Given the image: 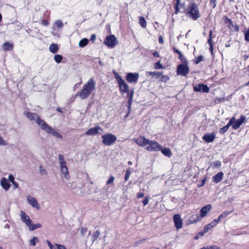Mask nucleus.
<instances>
[{
  "mask_svg": "<svg viewBox=\"0 0 249 249\" xmlns=\"http://www.w3.org/2000/svg\"><path fill=\"white\" fill-rule=\"evenodd\" d=\"M207 249H218V248L216 246H210L207 248Z\"/></svg>",
  "mask_w": 249,
  "mask_h": 249,
  "instance_id": "nucleus-61",
  "label": "nucleus"
},
{
  "mask_svg": "<svg viewBox=\"0 0 249 249\" xmlns=\"http://www.w3.org/2000/svg\"><path fill=\"white\" fill-rule=\"evenodd\" d=\"M160 78H161V81L164 82L167 81L169 79V77L167 76L163 75L162 74Z\"/></svg>",
  "mask_w": 249,
  "mask_h": 249,
  "instance_id": "nucleus-49",
  "label": "nucleus"
},
{
  "mask_svg": "<svg viewBox=\"0 0 249 249\" xmlns=\"http://www.w3.org/2000/svg\"><path fill=\"white\" fill-rule=\"evenodd\" d=\"M118 85L119 86L120 91L122 93H129V88L127 84L122 78H119Z\"/></svg>",
  "mask_w": 249,
  "mask_h": 249,
  "instance_id": "nucleus-10",
  "label": "nucleus"
},
{
  "mask_svg": "<svg viewBox=\"0 0 249 249\" xmlns=\"http://www.w3.org/2000/svg\"><path fill=\"white\" fill-rule=\"evenodd\" d=\"M41 23H42V24L43 25L45 26H46L49 25V22L46 20H41Z\"/></svg>",
  "mask_w": 249,
  "mask_h": 249,
  "instance_id": "nucleus-57",
  "label": "nucleus"
},
{
  "mask_svg": "<svg viewBox=\"0 0 249 249\" xmlns=\"http://www.w3.org/2000/svg\"><path fill=\"white\" fill-rule=\"evenodd\" d=\"M147 73H148L149 75L155 76L156 78H159L160 77V76L161 75V72H155V71H148L147 72Z\"/></svg>",
  "mask_w": 249,
  "mask_h": 249,
  "instance_id": "nucleus-31",
  "label": "nucleus"
},
{
  "mask_svg": "<svg viewBox=\"0 0 249 249\" xmlns=\"http://www.w3.org/2000/svg\"><path fill=\"white\" fill-rule=\"evenodd\" d=\"M96 82L93 78H90L83 86L82 90L78 94L82 100L87 98L95 89Z\"/></svg>",
  "mask_w": 249,
  "mask_h": 249,
  "instance_id": "nucleus-3",
  "label": "nucleus"
},
{
  "mask_svg": "<svg viewBox=\"0 0 249 249\" xmlns=\"http://www.w3.org/2000/svg\"><path fill=\"white\" fill-rule=\"evenodd\" d=\"M231 125H233V123L230 120L229 121L228 123L226 125V126H228V128H229V127Z\"/></svg>",
  "mask_w": 249,
  "mask_h": 249,
  "instance_id": "nucleus-62",
  "label": "nucleus"
},
{
  "mask_svg": "<svg viewBox=\"0 0 249 249\" xmlns=\"http://www.w3.org/2000/svg\"><path fill=\"white\" fill-rule=\"evenodd\" d=\"M212 37H213V31H210L209 32V38L208 39V43L210 45V50L213 52V43H212Z\"/></svg>",
  "mask_w": 249,
  "mask_h": 249,
  "instance_id": "nucleus-25",
  "label": "nucleus"
},
{
  "mask_svg": "<svg viewBox=\"0 0 249 249\" xmlns=\"http://www.w3.org/2000/svg\"><path fill=\"white\" fill-rule=\"evenodd\" d=\"M218 224L215 219H214L209 224L206 225L204 227V232H207L211 229L215 227Z\"/></svg>",
  "mask_w": 249,
  "mask_h": 249,
  "instance_id": "nucleus-21",
  "label": "nucleus"
},
{
  "mask_svg": "<svg viewBox=\"0 0 249 249\" xmlns=\"http://www.w3.org/2000/svg\"><path fill=\"white\" fill-rule=\"evenodd\" d=\"M114 75L117 82H118V80L119 78H122L117 72H114Z\"/></svg>",
  "mask_w": 249,
  "mask_h": 249,
  "instance_id": "nucleus-59",
  "label": "nucleus"
},
{
  "mask_svg": "<svg viewBox=\"0 0 249 249\" xmlns=\"http://www.w3.org/2000/svg\"><path fill=\"white\" fill-rule=\"evenodd\" d=\"M0 184L2 188L5 191L8 190L11 186V185L9 182L8 179L4 177L1 178Z\"/></svg>",
  "mask_w": 249,
  "mask_h": 249,
  "instance_id": "nucleus-19",
  "label": "nucleus"
},
{
  "mask_svg": "<svg viewBox=\"0 0 249 249\" xmlns=\"http://www.w3.org/2000/svg\"><path fill=\"white\" fill-rule=\"evenodd\" d=\"M215 138L214 133H207L202 137V139L205 142L210 143L213 142Z\"/></svg>",
  "mask_w": 249,
  "mask_h": 249,
  "instance_id": "nucleus-18",
  "label": "nucleus"
},
{
  "mask_svg": "<svg viewBox=\"0 0 249 249\" xmlns=\"http://www.w3.org/2000/svg\"><path fill=\"white\" fill-rule=\"evenodd\" d=\"M87 231V229L85 228H82L81 229L80 232L83 235H84Z\"/></svg>",
  "mask_w": 249,
  "mask_h": 249,
  "instance_id": "nucleus-54",
  "label": "nucleus"
},
{
  "mask_svg": "<svg viewBox=\"0 0 249 249\" xmlns=\"http://www.w3.org/2000/svg\"><path fill=\"white\" fill-rule=\"evenodd\" d=\"M155 68L157 70L163 69V67L160 63V61H159L155 64Z\"/></svg>",
  "mask_w": 249,
  "mask_h": 249,
  "instance_id": "nucleus-37",
  "label": "nucleus"
},
{
  "mask_svg": "<svg viewBox=\"0 0 249 249\" xmlns=\"http://www.w3.org/2000/svg\"><path fill=\"white\" fill-rule=\"evenodd\" d=\"M179 58L180 59V60L183 62L184 63H186V64H187V59L185 58V57H184V56L182 54H181V55L179 56Z\"/></svg>",
  "mask_w": 249,
  "mask_h": 249,
  "instance_id": "nucleus-48",
  "label": "nucleus"
},
{
  "mask_svg": "<svg viewBox=\"0 0 249 249\" xmlns=\"http://www.w3.org/2000/svg\"><path fill=\"white\" fill-rule=\"evenodd\" d=\"M149 202V198L148 196L145 197L142 201V204L143 206H145L148 204Z\"/></svg>",
  "mask_w": 249,
  "mask_h": 249,
  "instance_id": "nucleus-50",
  "label": "nucleus"
},
{
  "mask_svg": "<svg viewBox=\"0 0 249 249\" xmlns=\"http://www.w3.org/2000/svg\"><path fill=\"white\" fill-rule=\"evenodd\" d=\"M176 0V3L175 5V13L176 14H177L179 12V5L181 4H180V0Z\"/></svg>",
  "mask_w": 249,
  "mask_h": 249,
  "instance_id": "nucleus-32",
  "label": "nucleus"
},
{
  "mask_svg": "<svg viewBox=\"0 0 249 249\" xmlns=\"http://www.w3.org/2000/svg\"><path fill=\"white\" fill-rule=\"evenodd\" d=\"M58 160L60 164L61 172L63 174L64 178L65 179L68 180L70 178L68 169L67 166L66 162L64 160V156L62 154H59Z\"/></svg>",
  "mask_w": 249,
  "mask_h": 249,
  "instance_id": "nucleus-6",
  "label": "nucleus"
},
{
  "mask_svg": "<svg viewBox=\"0 0 249 249\" xmlns=\"http://www.w3.org/2000/svg\"><path fill=\"white\" fill-rule=\"evenodd\" d=\"M223 173L220 172L216 174L215 176L213 177V180L216 183H217L221 181L223 178Z\"/></svg>",
  "mask_w": 249,
  "mask_h": 249,
  "instance_id": "nucleus-20",
  "label": "nucleus"
},
{
  "mask_svg": "<svg viewBox=\"0 0 249 249\" xmlns=\"http://www.w3.org/2000/svg\"><path fill=\"white\" fill-rule=\"evenodd\" d=\"M54 26L58 28H62L63 26V23L60 20H57L55 21Z\"/></svg>",
  "mask_w": 249,
  "mask_h": 249,
  "instance_id": "nucleus-34",
  "label": "nucleus"
},
{
  "mask_svg": "<svg viewBox=\"0 0 249 249\" xmlns=\"http://www.w3.org/2000/svg\"><path fill=\"white\" fill-rule=\"evenodd\" d=\"M210 4L212 6L213 8H214L216 6V0H210Z\"/></svg>",
  "mask_w": 249,
  "mask_h": 249,
  "instance_id": "nucleus-53",
  "label": "nucleus"
},
{
  "mask_svg": "<svg viewBox=\"0 0 249 249\" xmlns=\"http://www.w3.org/2000/svg\"><path fill=\"white\" fill-rule=\"evenodd\" d=\"M103 143L104 145L110 146L113 144L116 141L117 137L111 133H107L102 136Z\"/></svg>",
  "mask_w": 249,
  "mask_h": 249,
  "instance_id": "nucleus-7",
  "label": "nucleus"
},
{
  "mask_svg": "<svg viewBox=\"0 0 249 249\" xmlns=\"http://www.w3.org/2000/svg\"><path fill=\"white\" fill-rule=\"evenodd\" d=\"M24 114L30 120L35 121L43 130L48 133L52 134L53 136L58 138L61 139L62 138L60 134L56 132L52 127L49 126L44 121L40 119L37 114L25 112Z\"/></svg>",
  "mask_w": 249,
  "mask_h": 249,
  "instance_id": "nucleus-1",
  "label": "nucleus"
},
{
  "mask_svg": "<svg viewBox=\"0 0 249 249\" xmlns=\"http://www.w3.org/2000/svg\"><path fill=\"white\" fill-rule=\"evenodd\" d=\"M228 126H226V125L224 126V127L221 128L219 130V132L220 133L222 134H224L227 131V130H228Z\"/></svg>",
  "mask_w": 249,
  "mask_h": 249,
  "instance_id": "nucleus-45",
  "label": "nucleus"
},
{
  "mask_svg": "<svg viewBox=\"0 0 249 249\" xmlns=\"http://www.w3.org/2000/svg\"><path fill=\"white\" fill-rule=\"evenodd\" d=\"M202 60H203V56L202 55H199L196 58L195 63L196 64H197L199 63H200V62H201Z\"/></svg>",
  "mask_w": 249,
  "mask_h": 249,
  "instance_id": "nucleus-47",
  "label": "nucleus"
},
{
  "mask_svg": "<svg viewBox=\"0 0 249 249\" xmlns=\"http://www.w3.org/2000/svg\"><path fill=\"white\" fill-rule=\"evenodd\" d=\"M114 178L113 176H110L109 179L107 181V184H110L114 182Z\"/></svg>",
  "mask_w": 249,
  "mask_h": 249,
  "instance_id": "nucleus-46",
  "label": "nucleus"
},
{
  "mask_svg": "<svg viewBox=\"0 0 249 249\" xmlns=\"http://www.w3.org/2000/svg\"><path fill=\"white\" fill-rule=\"evenodd\" d=\"M13 24L15 25L18 30H20L22 27V24L17 21H15Z\"/></svg>",
  "mask_w": 249,
  "mask_h": 249,
  "instance_id": "nucleus-36",
  "label": "nucleus"
},
{
  "mask_svg": "<svg viewBox=\"0 0 249 249\" xmlns=\"http://www.w3.org/2000/svg\"><path fill=\"white\" fill-rule=\"evenodd\" d=\"M14 186L15 189H17L18 188V184L17 182L14 181L12 183Z\"/></svg>",
  "mask_w": 249,
  "mask_h": 249,
  "instance_id": "nucleus-60",
  "label": "nucleus"
},
{
  "mask_svg": "<svg viewBox=\"0 0 249 249\" xmlns=\"http://www.w3.org/2000/svg\"><path fill=\"white\" fill-rule=\"evenodd\" d=\"M224 22L225 23L228 24V26H230V25L233 26L231 20L227 17H226L225 18Z\"/></svg>",
  "mask_w": 249,
  "mask_h": 249,
  "instance_id": "nucleus-43",
  "label": "nucleus"
},
{
  "mask_svg": "<svg viewBox=\"0 0 249 249\" xmlns=\"http://www.w3.org/2000/svg\"><path fill=\"white\" fill-rule=\"evenodd\" d=\"M20 217L21 220L27 226L29 227L31 222L32 220L30 218L29 216L26 214L23 211L20 212Z\"/></svg>",
  "mask_w": 249,
  "mask_h": 249,
  "instance_id": "nucleus-12",
  "label": "nucleus"
},
{
  "mask_svg": "<svg viewBox=\"0 0 249 249\" xmlns=\"http://www.w3.org/2000/svg\"><path fill=\"white\" fill-rule=\"evenodd\" d=\"M139 24L142 28L146 27V22L145 18L142 17H140L139 18Z\"/></svg>",
  "mask_w": 249,
  "mask_h": 249,
  "instance_id": "nucleus-29",
  "label": "nucleus"
},
{
  "mask_svg": "<svg viewBox=\"0 0 249 249\" xmlns=\"http://www.w3.org/2000/svg\"><path fill=\"white\" fill-rule=\"evenodd\" d=\"M62 58V56L60 54H55L54 56V59L57 63H60L61 62Z\"/></svg>",
  "mask_w": 249,
  "mask_h": 249,
  "instance_id": "nucleus-33",
  "label": "nucleus"
},
{
  "mask_svg": "<svg viewBox=\"0 0 249 249\" xmlns=\"http://www.w3.org/2000/svg\"><path fill=\"white\" fill-rule=\"evenodd\" d=\"M8 144L7 141L4 140L0 136V145L6 146Z\"/></svg>",
  "mask_w": 249,
  "mask_h": 249,
  "instance_id": "nucleus-41",
  "label": "nucleus"
},
{
  "mask_svg": "<svg viewBox=\"0 0 249 249\" xmlns=\"http://www.w3.org/2000/svg\"><path fill=\"white\" fill-rule=\"evenodd\" d=\"M105 44L110 48H113L117 44L116 38L114 35L107 36L105 40Z\"/></svg>",
  "mask_w": 249,
  "mask_h": 249,
  "instance_id": "nucleus-9",
  "label": "nucleus"
},
{
  "mask_svg": "<svg viewBox=\"0 0 249 249\" xmlns=\"http://www.w3.org/2000/svg\"><path fill=\"white\" fill-rule=\"evenodd\" d=\"M139 74L137 73H128L126 76V80L129 83H135L138 81Z\"/></svg>",
  "mask_w": 249,
  "mask_h": 249,
  "instance_id": "nucleus-13",
  "label": "nucleus"
},
{
  "mask_svg": "<svg viewBox=\"0 0 249 249\" xmlns=\"http://www.w3.org/2000/svg\"><path fill=\"white\" fill-rule=\"evenodd\" d=\"M100 232L99 231H95L91 236V239H92V243L98 238L100 236Z\"/></svg>",
  "mask_w": 249,
  "mask_h": 249,
  "instance_id": "nucleus-30",
  "label": "nucleus"
},
{
  "mask_svg": "<svg viewBox=\"0 0 249 249\" xmlns=\"http://www.w3.org/2000/svg\"><path fill=\"white\" fill-rule=\"evenodd\" d=\"M39 172H40V173L41 174H42V175H45V174H47L46 170L42 166H40L39 168Z\"/></svg>",
  "mask_w": 249,
  "mask_h": 249,
  "instance_id": "nucleus-44",
  "label": "nucleus"
},
{
  "mask_svg": "<svg viewBox=\"0 0 249 249\" xmlns=\"http://www.w3.org/2000/svg\"><path fill=\"white\" fill-rule=\"evenodd\" d=\"M246 120V117L244 115H242L240 116L239 119H237L235 122L233 124L232 126V128L234 130H236L238 129L241 125L245 122Z\"/></svg>",
  "mask_w": 249,
  "mask_h": 249,
  "instance_id": "nucleus-17",
  "label": "nucleus"
},
{
  "mask_svg": "<svg viewBox=\"0 0 249 249\" xmlns=\"http://www.w3.org/2000/svg\"><path fill=\"white\" fill-rule=\"evenodd\" d=\"M213 164L215 168H220L221 166V162L219 160H216L213 162Z\"/></svg>",
  "mask_w": 249,
  "mask_h": 249,
  "instance_id": "nucleus-42",
  "label": "nucleus"
},
{
  "mask_svg": "<svg viewBox=\"0 0 249 249\" xmlns=\"http://www.w3.org/2000/svg\"><path fill=\"white\" fill-rule=\"evenodd\" d=\"M186 15L194 20L201 17L197 5L194 2H190L184 11Z\"/></svg>",
  "mask_w": 249,
  "mask_h": 249,
  "instance_id": "nucleus-4",
  "label": "nucleus"
},
{
  "mask_svg": "<svg viewBox=\"0 0 249 249\" xmlns=\"http://www.w3.org/2000/svg\"><path fill=\"white\" fill-rule=\"evenodd\" d=\"M3 49L4 51H7L13 49V45L9 42H5L3 44Z\"/></svg>",
  "mask_w": 249,
  "mask_h": 249,
  "instance_id": "nucleus-26",
  "label": "nucleus"
},
{
  "mask_svg": "<svg viewBox=\"0 0 249 249\" xmlns=\"http://www.w3.org/2000/svg\"><path fill=\"white\" fill-rule=\"evenodd\" d=\"M144 196V194L143 192H140L137 194V197L138 198H141L143 196Z\"/></svg>",
  "mask_w": 249,
  "mask_h": 249,
  "instance_id": "nucleus-55",
  "label": "nucleus"
},
{
  "mask_svg": "<svg viewBox=\"0 0 249 249\" xmlns=\"http://www.w3.org/2000/svg\"><path fill=\"white\" fill-rule=\"evenodd\" d=\"M88 43L89 40L86 38H84L80 40L78 45L80 47L83 48L85 47Z\"/></svg>",
  "mask_w": 249,
  "mask_h": 249,
  "instance_id": "nucleus-27",
  "label": "nucleus"
},
{
  "mask_svg": "<svg viewBox=\"0 0 249 249\" xmlns=\"http://www.w3.org/2000/svg\"><path fill=\"white\" fill-rule=\"evenodd\" d=\"M190 71L187 64L184 63L179 65L177 67V72L179 75L186 76Z\"/></svg>",
  "mask_w": 249,
  "mask_h": 249,
  "instance_id": "nucleus-8",
  "label": "nucleus"
},
{
  "mask_svg": "<svg viewBox=\"0 0 249 249\" xmlns=\"http://www.w3.org/2000/svg\"><path fill=\"white\" fill-rule=\"evenodd\" d=\"M99 130L102 131L103 130L100 126H96L88 130L85 132V134L88 136H94L99 133Z\"/></svg>",
  "mask_w": 249,
  "mask_h": 249,
  "instance_id": "nucleus-16",
  "label": "nucleus"
},
{
  "mask_svg": "<svg viewBox=\"0 0 249 249\" xmlns=\"http://www.w3.org/2000/svg\"><path fill=\"white\" fill-rule=\"evenodd\" d=\"M231 212L224 211L219 216L217 219H215L217 223L219 222L222 219L226 217Z\"/></svg>",
  "mask_w": 249,
  "mask_h": 249,
  "instance_id": "nucleus-23",
  "label": "nucleus"
},
{
  "mask_svg": "<svg viewBox=\"0 0 249 249\" xmlns=\"http://www.w3.org/2000/svg\"><path fill=\"white\" fill-rule=\"evenodd\" d=\"M130 174H131V171L130 170V168H129L126 171V173H125V176H124V180L125 181H127L130 176Z\"/></svg>",
  "mask_w": 249,
  "mask_h": 249,
  "instance_id": "nucleus-38",
  "label": "nucleus"
},
{
  "mask_svg": "<svg viewBox=\"0 0 249 249\" xmlns=\"http://www.w3.org/2000/svg\"><path fill=\"white\" fill-rule=\"evenodd\" d=\"M37 242V237L34 236L31 240L30 241V244L32 246H35L36 244V243Z\"/></svg>",
  "mask_w": 249,
  "mask_h": 249,
  "instance_id": "nucleus-39",
  "label": "nucleus"
},
{
  "mask_svg": "<svg viewBox=\"0 0 249 249\" xmlns=\"http://www.w3.org/2000/svg\"><path fill=\"white\" fill-rule=\"evenodd\" d=\"M56 246L57 249H67V248L63 245L56 244Z\"/></svg>",
  "mask_w": 249,
  "mask_h": 249,
  "instance_id": "nucleus-51",
  "label": "nucleus"
},
{
  "mask_svg": "<svg viewBox=\"0 0 249 249\" xmlns=\"http://www.w3.org/2000/svg\"><path fill=\"white\" fill-rule=\"evenodd\" d=\"M9 182L10 181L11 183L15 181V178L12 175H10L8 177Z\"/></svg>",
  "mask_w": 249,
  "mask_h": 249,
  "instance_id": "nucleus-52",
  "label": "nucleus"
},
{
  "mask_svg": "<svg viewBox=\"0 0 249 249\" xmlns=\"http://www.w3.org/2000/svg\"><path fill=\"white\" fill-rule=\"evenodd\" d=\"M153 55L154 57H160L159 54L157 51L153 53Z\"/></svg>",
  "mask_w": 249,
  "mask_h": 249,
  "instance_id": "nucleus-63",
  "label": "nucleus"
},
{
  "mask_svg": "<svg viewBox=\"0 0 249 249\" xmlns=\"http://www.w3.org/2000/svg\"><path fill=\"white\" fill-rule=\"evenodd\" d=\"M128 94V96L129 97V99H133V91L132 90L130 92L127 93Z\"/></svg>",
  "mask_w": 249,
  "mask_h": 249,
  "instance_id": "nucleus-58",
  "label": "nucleus"
},
{
  "mask_svg": "<svg viewBox=\"0 0 249 249\" xmlns=\"http://www.w3.org/2000/svg\"><path fill=\"white\" fill-rule=\"evenodd\" d=\"M194 90L197 92H204L208 93L209 92L210 89L207 85L204 84H198L194 88Z\"/></svg>",
  "mask_w": 249,
  "mask_h": 249,
  "instance_id": "nucleus-14",
  "label": "nucleus"
},
{
  "mask_svg": "<svg viewBox=\"0 0 249 249\" xmlns=\"http://www.w3.org/2000/svg\"><path fill=\"white\" fill-rule=\"evenodd\" d=\"M244 35L245 40L249 41V28L245 30Z\"/></svg>",
  "mask_w": 249,
  "mask_h": 249,
  "instance_id": "nucleus-35",
  "label": "nucleus"
},
{
  "mask_svg": "<svg viewBox=\"0 0 249 249\" xmlns=\"http://www.w3.org/2000/svg\"><path fill=\"white\" fill-rule=\"evenodd\" d=\"M28 203L33 207L36 208L37 210L40 209L39 205L37 201L33 196H27Z\"/></svg>",
  "mask_w": 249,
  "mask_h": 249,
  "instance_id": "nucleus-15",
  "label": "nucleus"
},
{
  "mask_svg": "<svg viewBox=\"0 0 249 249\" xmlns=\"http://www.w3.org/2000/svg\"><path fill=\"white\" fill-rule=\"evenodd\" d=\"M135 142L139 146L145 147L148 151H159L161 148V145L157 142L150 141L144 136H140L138 139L134 140Z\"/></svg>",
  "mask_w": 249,
  "mask_h": 249,
  "instance_id": "nucleus-2",
  "label": "nucleus"
},
{
  "mask_svg": "<svg viewBox=\"0 0 249 249\" xmlns=\"http://www.w3.org/2000/svg\"><path fill=\"white\" fill-rule=\"evenodd\" d=\"M96 39V35L95 34H92L90 37V40L94 42Z\"/></svg>",
  "mask_w": 249,
  "mask_h": 249,
  "instance_id": "nucleus-56",
  "label": "nucleus"
},
{
  "mask_svg": "<svg viewBox=\"0 0 249 249\" xmlns=\"http://www.w3.org/2000/svg\"><path fill=\"white\" fill-rule=\"evenodd\" d=\"M230 120L232 122L233 124L234 123H235L237 120L235 119L234 117H232Z\"/></svg>",
  "mask_w": 249,
  "mask_h": 249,
  "instance_id": "nucleus-64",
  "label": "nucleus"
},
{
  "mask_svg": "<svg viewBox=\"0 0 249 249\" xmlns=\"http://www.w3.org/2000/svg\"><path fill=\"white\" fill-rule=\"evenodd\" d=\"M211 208L212 206L210 204H207L203 207L200 210V215H196L195 216L196 217V219H195L194 215L192 216L190 218V221L191 223H196L200 221L202 218L205 216L207 213L211 211Z\"/></svg>",
  "mask_w": 249,
  "mask_h": 249,
  "instance_id": "nucleus-5",
  "label": "nucleus"
},
{
  "mask_svg": "<svg viewBox=\"0 0 249 249\" xmlns=\"http://www.w3.org/2000/svg\"><path fill=\"white\" fill-rule=\"evenodd\" d=\"M41 227V224L40 223H37V224H33V222H31L29 226L28 227L29 230L31 231H34L36 229H37L38 228H39Z\"/></svg>",
  "mask_w": 249,
  "mask_h": 249,
  "instance_id": "nucleus-24",
  "label": "nucleus"
},
{
  "mask_svg": "<svg viewBox=\"0 0 249 249\" xmlns=\"http://www.w3.org/2000/svg\"><path fill=\"white\" fill-rule=\"evenodd\" d=\"M46 243H47L50 249H57L56 246V244L53 245L49 240H47Z\"/></svg>",
  "mask_w": 249,
  "mask_h": 249,
  "instance_id": "nucleus-40",
  "label": "nucleus"
},
{
  "mask_svg": "<svg viewBox=\"0 0 249 249\" xmlns=\"http://www.w3.org/2000/svg\"><path fill=\"white\" fill-rule=\"evenodd\" d=\"M173 221L175 226L178 230L182 227V220L179 214H174L173 216Z\"/></svg>",
  "mask_w": 249,
  "mask_h": 249,
  "instance_id": "nucleus-11",
  "label": "nucleus"
},
{
  "mask_svg": "<svg viewBox=\"0 0 249 249\" xmlns=\"http://www.w3.org/2000/svg\"><path fill=\"white\" fill-rule=\"evenodd\" d=\"M160 151H161V152L162 154H163L164 156L170 158L172 156V153L171 152V150L168 148H162L161 147V149H160Z\"/></svg>",
  "mask_w": 249,
  "mask_h": 249,
  "instance_id": "nucleus-22",
  "label": "nucleus"
},
{
  "mask_svg": "<svg viewBox=\"0 0 249 249\" xmlns=\"http://www.w3.org/2000/svg\"><path fill=\"white\" fill-rule=\"evenodd\" d=\"M50 51L51 53H54L57 52L58 50V46L56 44H52L50 46Z\"/></svg>",
  "mask_w": 249,
  "mask_h": 249,
  "instance_id": "nucleus-28",
  "label": "nucleus"
}]
</instances>
